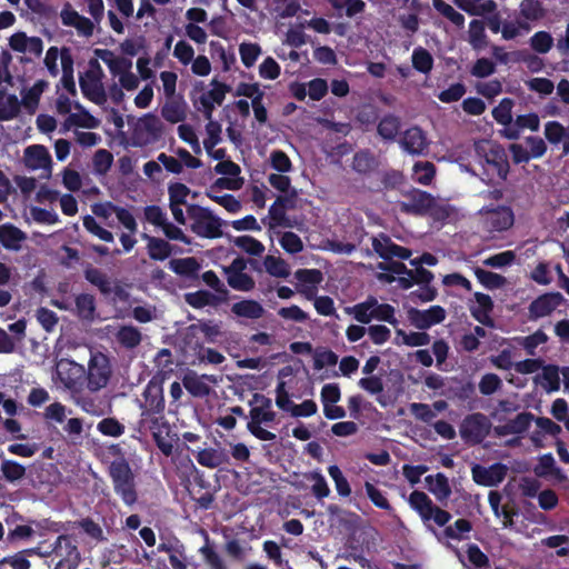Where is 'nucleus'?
I'll use <instances>...</instances> for the list:
<instances>
[{
    "instance_id": "f257e3e1",
    "label": "nucleus",
    "mask_w": 569,
    "mask_h": 569,
    "mask_svg": "<svg viewBox=\"0 0 569 569\" xmlns=\"http://www.w3.org/2000/svg\"><path fill=\"white\" fill-rule=\"evenodd\" d=\"M408 501L410 507L419 515L428 529L435 532L430 526L432 521L438 527H446L442 531V535L447 539L461 541L469 538L468 533L472 530L471 521L465 518H460L457 519L452 525H448L452 518V515L449 511L436 506L426 492L413 490L410 493Z\"/></svg>"
},
{
    "instance_id": "5701e85b",
    "label": "nucleus",
    "mask_w": 569,
    "mask_h": 569,
    "mask_svg": "<svg viewBox=\"0 0 569 569\" xmlns=\"http://www.w3.org/2000/svg\"><path fill=\"white\" fill-rule=\"evenodd\" d=\"M485 163L490 166L498 174L500 179H506L509 173V162L506 151L500 147L496 146L490 148L483 154Z\"/></svg>"
},
{
    "instance_id": "864d4df0",
    "label": "nucleus",
    "mask_w": 569,
    "mask_h": 569,
    "mask_svg": "<svg viewBox=\"0 0 569 569\" xmlns=\"http://www.w3.org/2000/svg\"><path fill=\"white\" fill-rule=\"evenodd\" d=\"M328 472L335 482L338 495L341 497H349L351 495V488L340 468L337 465H332L328 468Z\"/></svg>"
},
{
    "instance_id": "c03bdc74",
    "label": "nucleus",
    "mask_w": 569,
    "mask_h": 569,
    "mask_svg": "<svg viewBox=\"0 0 569 569\" xmlns=\"http://www.w3.org/2000/svg\"><path fill=\"white\" fill-rule=\"evenodd\" d=\"M266 271L277 278H288L290 274L288 263L280 257L267 256L263 261Z\"/></svg>"
},
{
    "instance_id": "9b49d317",
    "label": "nucleus",
    "mask_w": 569,
    "mask_h": 569,
    "mask_svg": "<svg viewBox=\"0 0 569 569\" xmlns=\"http://www.w3.org/2000/svg\"><path fill=\"white\" fill-rule=\"evenodd\" d=\"M40 97L32 88L22 93L21 101H19L16 94H8L4 104L0 107V121H10L17 118L21 111V103L29 112H34Z\"/></svg>"
},
{
    "instance_id": "c756f323",
    "label": "nucleus",
    "mask_w": 569,
    "mask_h": 569,
    "mask_svg": "<svg viewBox=\"0 0 569 569\" xmlns=\"http://www.w3.org/2000/svg\"><path fill=\"white\" fill-rule=\"evenodd\" d=\"M401 129V120L393 113L385 114L377 124L378 134L386 141H393Z\"/></svg>"
},
{
    "instance_id": "39448f33",
    "label": "nucleus",
    "mask_w": 569,
    "mask_h": 569,
    "mask_svg": "<svg viewBox=\"0 0 569 569\" xmlns=\"http://www.w3.org/2000/svg\"><path fill=\"white\" fill-rule=\"evenodd\" d=\"M407 201L399 202V208L402 213L413 216H433L438 217L440 211H445L443 208L438 207L435 197L423 190L410 188L408 190H401Z\"/></svg>"
},
{
    "instance_id": "13d9d810",
    "label": "nucleus",
    "mask_w": 569,
    "mask_h": 569,
    "mask_svg": "<svg viewBox=\"0 0 569 569\" xmlns=\"http://www.w3.org/2000/svg\"><path fill=\"white\" fill-rule=\"evenodd\" d=\"M542 545L548 548H558L556 555L558 557L569 556V536L555 535L542 540Z\"/></svg>"
},
{
    "instance_id": "bb28decb",
    "label": "nucleus",
    "mask_w": 569,
    "mask_h": 569,
    "mask_svg": "<svg viewBox=\"0 0 569 569\" xmlns=\"http://www.w3.org/2000/svg\"><path fill=\"white\" fill-rule=\"evenodd\" d=\"M296 279L306 284H311V288H297L299 292L303 293L307 299L311 300L317 291V286L323 280L322 272L318 269H298L295 272Z\"/></svg>"
},
{
    "instance_id": "603ef678",
    "label": "nucleus",
    "mask_w": 569,
    "mask_h": 569,
    "mask_svg": "<svg viewBox=\"0 0 569 569\" xmlns=\"http://www.w3.org/2000/svg\"><path fill=\"white\" fill-rule=\"evenodd\" d=\"M239 53L244 67L251 68L261 54V47L253 42H242L239 46Z\"/></svg>"
},
{
    "instance_id": "8fccbe9b",
    "label": "nucleus",
    "mask_w": 569,
    "mask_h": 569,
    "mask_svg": "<svg viewBox=\"0 0 569 569\" xmlns=\"http://www.w3.org/2000/svg\"><path fill=\"white\" fill-rule=\"evenodd\" d=\"M469 42L473 49H481L487 44L485 24L480 20H472L469 24Z\"/></svg>"
},
{
    "instance_id": "680f3d73",
    "label": "nucleus",
    "mask_w": 569,
    "mask_h": 569,
    "mask_svg": "<svg viewBox=\"0 0 569 569\" xmlns=\"http://www.w3.org/2000/svg\"><path fill=\"white\" fill-rule=\"evenodd\" d=\"M516 260V253L512 250H506L486 258L482 263L491 268H503L510 266Z\"/></svg>"
},
{
    "instance_id": "4d7b16f0",
    "label": "nucleus",
    "mask_w": 569,
    "mask_h": 569,
    "mask_svg": "<svg viewBox=\"0 0 569 569\" xmlns=\"http://www.w3.org/2000/svg\"><path fill=\"white\" fill-rule=\"evenodd\" d=\"M338 363V356L330 349L318 348L313 356V368L321 370L326 366H336Z\"/></svg>"
},
{
    "instance_id": "09e8293b",
    "label": "nucleus",
    "mask_w": 569,
    "mask_h": 569,
    "mask_svg": "<svg viewBox=\"0 0 569 569\" xmlns=\"http://www.w3.org/2000/svg\"><path fill=\"white\" fill-rule=\"evenodd\" d=\"M92 163L94 172L103 176L110 170L113 163V154L107 149H99L93 154Z\"/></svg>"
},
{
    "instance_id": "de8ad7c7",
    "label": "nucleus",
    "mask_w": 569,
    "mask_h": 569,
    "mask_svg": "<svg viewBox=\"0 0 569 569\" xmlns=\"http://www.w3.org/2000/svg\"><path fill=\"white\" fill-rule=\"evenodd\" d=\"M531 49L540 54L549 52L553 46V38L547 31H537L529 40Z\"/></svg>"
},
{
    "instance_id": "c85d7f7f",
    "label": "nucleus",
    "mask_w": 569,
    "mask_h": 569,
    "mask_svg": "<svg viewBox=\"0 0 569 569\" xmlns=\"http://www.w3.org/2000/svg\"><path fill=\"white\" fill-rule=\"evenodd\" d=\"M186 302L194 309H201L207 306H218L220 302L226 301L227 297L214 295L207 290H198L186 295Z\"/></svg>"
},
{
    "instance_id": "2f4dec72",
    "label": "nucleus",
    "mask_w": 569,
    "mask_h": 569,
    "mask_svg": "<svg viewBox=\"0 0 569 569\" xmlns=\"http://www.w3.org/2000/svg\"><path fill=\"white\" fill-rule=\"evenodd\" d=\"M231 312L237 317L247 319H259L263 316L264 309L256 300L244 299L231 306Z\"/></svg>"
},
{
    "instance_id": "2eb2a0df",
    "label": "nucleus",
    "mask_w": 569,
    "mask_h": 569,
    "mask_svg": "<svg viewBox=\"0 0 569 569\" xmlns=\"http://www.w3.org/2000/svg\"><path fill=\"white\" fill-rule=\"evenodd\" d=\"M83 276L89 283L98 288L102 296L107 297L111 292H114L120 299H124L128 296L126 290L119 284L113 287L109 277L98 268L89 266L84 269Z\"/></svg>"
},
{
    "instance_id": "49530a36",
    "label": "nucleus",
    "mask_w": 569,
    "mask_h": 569,
    "mask_svg": "<svg viewBox=\"0 0 569 569\" xmlns=\"http://www.w3.org/2000/svg\"><path fill=\"white\" fill-rule=\"evenodd\" d=\"M97 430L107 437H120L124 433L126 427L118 419L108 417L100 420Z\"/></svg>"
},
{
    "instance_id": "69168bd1",
    "label": "nucleus",
    "mask_w": 569,
    "mask_h": 569,
    "mask_svg": "<svg viewBox=\"0 0 569 569\" xmlns=\"http://www.w3.org/2000/svg\"><path fill=\"white\" fill-rule=\"evenodd\" d=\"M161 116L170 123H178L186 119V111L180 103L168 102L162 107Z\"/></svg>"
},
{
    "instance_id": "f03ea898",
    "label": "nucleus",
    "mask_w": 569,
    "mask_h": 569,
    "mask_svg": "<svg viewBox=\"0 0 569 569\" xmlns=\"http://www.w3.org/2000/svg\"><path fill=\"white\" fill-rule=\"evenodd\" d=\"M113 490L126 506L138 501L136 477L128 460H112L108 467Z\"/></svg>"
},
{
    "instance_id": "cd10ccee",
    "label": "nucleus",
    "mask_w": 569,
    "mask_h": 569,
    "mask_svg": "<svg viewBox=\"0 0 569 569\" xmlns=\"http://www.w3.org/2000/svg\"><path fill=\"white\" fill-rule=\"evenodd\" d=\"M140 131L148 133V138L143 140V143H148L161 138L163 126L157 116L153 113H147L139 120L134 134L138 136Z\"/></svg>"
},
{
    "instance_id": "c9c22d12",
    "label": "nucleus",
    "mask_w": 569,
    "mask_h": 569,
    "mask_svg": "<svg viewBox=\"0 0 569 569\" xmlns=\"http://www.w3.org/2000/svg\"><path fill=\"white\" fill-rule=\"evenodd\" d=\"M519 16L522 21L528 23L541 20L546 16V9L543 8L541 0H521L519 4Z\"/></svg>"
},
{
    "instance_id": "ddd939ff",
    "label": "nucleus",
    "mask_w": 569,
    "mask_h": 569,
    "mask_svg": "<svg viewBox=\"0 0 569 569\" xmlns=\"http://www.w3.org/2000/svg\"><path fill=\"white\" fill-rule=\"evenodd\" d=\"M508 468L501 462L489 467L475 463L471 468L472 480L483 487H497L507 477Z\"/></svg>"
},
{
    "instance_id": "338daca9",
    "label": "nucleus",
    "mask_w": 569,
    "mask_h": 569,
    "mask_svg": "<svg viewBox=\"0 0 569 569\" xmlns=\"http://www.w3.org/2000/svg\"><path fill=\"white\" fill-rule=\"evenodd\" d=\"M36 318L47 332H52L59 321L57 313L46 307H40L37 310Z\"/></svg>"
},
{
    "instance_id": "79ce46f5",
    "label": "nucleus",
    "mask_w": 569,
    "mask_h": 569,
    "mask_svg": "<svg viewBox=\"0 0 569 569\" xmlns=\"http://www.w3.org/2000/svg\"><path fill=\"white\" fill-rule=\"evenodd\" d=\"M376 167V159L369 150H361L352 158V169L361 174L369 173Z\"/></svg>"
},
{
    "instance_id": "473e14b6",
    "label": "nucleus",
    "mask_w": 569,
    "mask_h": 569,
    "mask_svg": "<svg viewBox=\"0 0 569 569\" xmlns=\"http://www.w3.org/2000/svg\"><path fill=\"white\" fill-rule=\"evenodd\" d=\"M143 238L148 241V254L152 260L163 261L171 256L172 247L168 241L147 233L143 234Z\"/></svg>"
},
{
    "instance_id": "b1692460",
    "label": "nucleus",
    "mask_w": 569,
    "mask_h": 569,
    "mask_svg": "<svg viewBox=\"0 0 569 569\" xmlns=\"http://www.w3.org/2000/svg\"><path fill=\"white\" fill-rule=\"evenodd\" d=\"M26 239L27 234L14 224L7 222L0 226V242L4 249L19 251Z\"/></svg>"
},
{
    "instance_id": "4c0bfd02",
    "label": "nucleus",
    "mask_w": 569,
    "mask_h": 569,
    "mask_svg": "<svg viewBox=\"0 0 569 569\" xmlns=\"http://www.w3.org/2000/svg\"><path fill=\"white\" fill-rule=\"evenodd\" d=\"M358 386L362 390L367 391L370 395H378V397H377L378 403L382 407L387 406L385 397L380 396V393L385 389V385H383V380H382L381 376L371 375V376L363 377L358 381Z\"/></svg>"
},
{
    "instance_id": "052dcab7",
    "label": "nucleus",
    "mask_w": 569,
    "mask_h": 569,
    "mask_svg": "<svg viewBox=\"0 0 569 569\" xmlns=\"http://www.w3.org/2000/svg\"><path fill=\"white\" fill-rule=\"evenodd\" d=\"M207 138L203 140V148L210 151L221 142V126L219 122L208 120L206 124Z\"/></svg>"
},
{
    "instance_id": "5fc2aeb1",
    "label": "nucleus",
    "mask_w": 569,
    "mask_h": 569,
    "mask_svg": "<svg viewBox=\"0 0 569 569\" xmlns=\"http://www.w3.org/2000/svg\"><path fill=\"white\" fill-rule=\"evenodd\" d=\"M227 281L232 289L244 292L251 291L256 286L253 278L246 272L229 274Z\"/></svg>"
},
{
    "instance_id": "6e6d98bb",
    "label": "nucleus",
    "mask_w": 569,
    "mask_h": 569,
    "mask_svg": "<svg viewBox=\"0 0 569 569\" xmlns=\"http://www.w3.org/2000/svg\"><path fill=\"white\" fill-rule=\"evenodd\" d=\"M206 196L222 206L230 213H237L241 209V202L233 194L218 196L214 192L206 191Z\"/></svg>"
},
{
    "instance_id": "a18cd8bd",
    "label": "nucleus",
    "mask_w": 569,
    "mask_h": 569,
    "mask_svg": "<svg viewBox=\"0 0 569 569\" xmlns=\"http://www.w3.org/2000/svg\"><path fill=\"white\" fill-rule=\"evenodd\" d=\"M467 559L470 565L477 569H488L490 566L489 557L476 543H468L466 548Z\"/></svg>"
},
{
    "instance_id": "423d86ee",
    "label": "nucleus",
    "mask_w": 569,
    "mask_h": 569,
    "mask_svg": "<svg viewBox=\"0 0 569 569\" xmlns=\"http://www.w3.org/2000/svg\"><path fill=\"white\" fill-rule=\"evenodd\" d=\"M103 70L97 59L89 60V69L79 77L81 92L86 99L96 103L107 102V93L102 83Z\"/></svg>"
},
{
    "instance_id": "e433bc0d",
    "label": "nucleus",
    "mask_w": 569,
    "mask_h": 569,
    "mask_svg": "<svg viewBox=\"0 0 569 569\" xmlns=\"http://www.w3.org/2000/svg\"><path fill=\"white\" fill-rule=\"evenodd\" d=\"M473 273L479 283L488 290L502 288L507 283V279L503 276L485 270L480 267H476Z\"/></svg>"
},
{
    "instance_id": "ea45409f",
    "label": "nucleus",
    "mask_w": 569,
    "mask_h": 569,
    "mask_svg": "<svg viewBox=\"0 0 569 569\" xmlns=\"http://www.w3.org/2000/svg\"><path fill=\"white\" fill-rule=\"evenodd\" d=\"M232 242L236 247L250 256L259 257L264 251V246L262 242L251 236L234 237Z\"/></svg>"
},
{
    "instance_id": "e2e57ef3",
    "label": "nucleus",
    "mask_w": 569,
    "mask_h": 569,
    "mask_svg": "<svg viewBox=\"0 0 569 569\" xmlns=\"http://www.w3.org/2000/svg\"><path fill=\"white\" fill-rule=\"evenodd\" d=\"M306 478L308 480L315 481V483L311 487V491L317 499H323L329 496V493H330L329 486H328L325 477L320 472L312 471L310 473H307Z\"/></svg>"
},
{
    "instance_id": "f704fd0d",
    "label": "nucleus",
    "mask_w": 569,
    "mask_h": 569,
    "mask_svg": "<svg viewBox=\"0 0 569 569\" xmlns=\"http://www.w3.org/2000/svg\"><path fill=\"white\" fill-rule=\"evenodd\" d=\"M116 340L126 349H134L141 343L142 335L137 327L126 325L121 326L116 332Z\"/></svg>"
},
{
    "instance_id": "0e129e2a",
    "label": "nucleus",
    "mask_w": 569,
    "mask_h": 569,
    "mask_svg": "<svg viewBox=\"0 0 569 569\" xmlns=\"http://www.w3.org/2000/svg\"><path fill=\"white\" fill-rule=\"evenodd\" d=\"M190 189L181 182H172L168 187L169 204H186Z\"/></svg>"
},
{
    "instance_id": "37998d69",
    "label": "nucleus",
    "mask_w": 569,
    "mask_h": 569,
    "mask_svg": "<svg viewBox=\"0 0 569 569\" xmlns=\"http://www.w3.org/2000/svg\"><path fill=\"white\" fill-rule=\"evenodd\" d=\"M433 8L458 28L465 24V16L455 10L445 0H432Z\"/></svg>"
},
{
    "instance_id": "4468645a",
    "label": "nucleus",
    "mask_w": 569,
    "mask_h": 569,
    "mask_svg": "<svg viewBox=\"0 0 569 569\" xmlns=\"http://www.w3.org/2000/svg\"><path fill=\"white\" fill-rule=\"evenodd\" d=\"M446 310L441 306H431L427 310L411 308L408 310V319L411 325L420 330H426L446 319Z\"/></svg>"
},
{
    "instance_id": "a878e982",
    "label": "nucleus",
    "mask_w": 569,
    "mask_h": 569,
    "mask_svg": "<svg viewBox=\"0 0 569 569\" xmlns=\"http://www.w3.org/2000/svg\"><path fill=\"white\" fill-rule=\"evenodd\" d=\"M427 489L439 502H446L451 496V487L448 478L442 473L429 475L425 478Z\"/></svg>"
},
{
    "instance_id": "f8f14e48",
    "label": "nucleus",
    "mask_w": 569,
    "mask_h": 569,
    "mask_svg": "<svg viewBox=\"0 0 569 569\" xmlns=\"http://www.w3.org/2000/svg\"><path fill=\"white\" fill-rule=\"evenodd\" d=\"M111 377V366L109 359L98 353L89 360L87 372V388L90 391H99L104 388Z\"/></svg>"
},
{
    "instance_id": "4be33fe9",
    "label": "nucleus",
    "mask_w": 569,
    "mask_h": 569,
    "mask_svg": "<svg viewBox=\"0 0 569 569\" xmlns=\"http://www.w3.org/2000/svg\"><path fill=\"white\" fill-rule=\"evenodd\" d=\"M24 161L29 169H48L51 167V156L42 144H32L24 150Z\"/></svg>"
},
{
    "instance_id": "72a5a7b5",
    "label": "nucleus",
    "mask_w": 569,
    "mask_h": 569,
    "mask_svg": "<svg viewBox=\"0 0 569 569\" xmlns=\"http://www.w3.org/2000/svg\"><path fill=\"white\" fill-rule=\"evenodd\" d=\"M542 373L535 378L547 392H555L560 389L559 368L555 365L542 366Z\"/></svg>"
},
{
    "instance_id": "9d476101",
    "label": "nucleus",
    "mask_w": 569,
    "mask_h": 569,
    "mask_svg": "<svg viewBox=\"0 0 569 569\" xmlns=\"http://www.w3.org/2000/svg\"><path fill=\"white\" fill-rule=\"evenodd\" d=\"M480 214L485 217V227L490 232L507 231L515 223V213L508 206H485L481 208Z\"/></svg>"
},
{
    "instance_id": "774afa93",
    "label": "nucleus",
    "mask_w": 569,
    "mask_h": 569,
    "mask_svg": "<svg viewBox=\"0 0 569 569\" xmlns=\"http://www.w3.org/2000/svg\"><path fill=\"white\" fill-rule=\"evenodd\" d=\"M2 566H9L11 569H30L31 562L23 550H20L11 556L0 559Z\"/></svg>"
},
{
    "instance_id": "412c9836",
    "label": "nucleus",
    "mask_w": 569,
    "mask_h": 569,
    "mask_svg": "<svg viewBox=\"0 0 569 569\" xmlns=\"http://www.w3.org/2000/svg\"><path fill=\"white\" fill-rule=\"evenodd\" d=\"M0 481L4 479L10 483L20 481L26 476V467L16 460L7 459L4 452L0 449ZM4 487L0 483V498L3 497Z\"/></svg>"
},
{
    "instance_id": "58836bf2",
    "label": "nucleus",
    "mask_w": 569,
    "mask_h": 569,
    "mask_svg": "<svg viewBox=\"0 0 569 569\" xmlns=\"http://www.w3.org/2000/svg\"><path fill=\"white\" fill-rule=\"evenodd\" d=\"M412 67L421 73L428 74L433 68V58L431 53L422 48L418 47L413 49L411 56Z\"/></svg>"
},
{
    "instance_id": "a211bd4d",
    "label": "nucleus",
    "mask_w": 569,
    "mask_h": 569,
    "mask_svg": "<svg viewBox=\"0 0 569 569\" xmlns=\"http://www.w3.org/2000/svg\"><path fill=\"white\" fill-rule=\"evenodd\" d=\"M207 381L216 383L217 379L214 376L202 375L198 376L197 372L190 370L183 378L182 383L186 390L193 397L203 398L210 393V387Z\"/></svg>"
},
{
    "instance_id": "0eeeda50",
    "label": "nucleus",
    "mask_w": 569,
    "mask_h": 569,
    "mask_svg": "<svg viewBox=\"0 0 569 569\" xmlns=\"http://www.w3.org/2000/svg\"><path fill=\"white\" fill-rule=\"evenodd\" d=\"M220 325L213 320H198L187 327L183 342L192 350H202V345L216 343L221 336Z\"/></svg>"
},
{
    "instance_id": "dca6fc26",
    "label": "nucleus",
    "mask_w": 569,
    "mask_h": 569,
    "mask_svg": "<svg viewBox=\"0 0 569 569\" xmlns=\"http://www.w3.org/2000/svg\"><path fill=\"white\" fill-rule=\"evenodd\" d=\"M565 301L560 292H547L536 298L529 305L530 319L547 317Z\"/></svg>"
},
{
    "instance_id": "20e7f679",
    "label": "nucleus",
    "mask_w": 569,
    "mask_h": 569,
    "mask_svg": "<svg viewBox=\"0 0 569 569\" xmlns=\"http://www.w3.org/2000/svg\"><path fill=\"white\" fill-rule=\"evenodd\" d=\"M350 312L353 318L363 325H368L372 319L378 321H385L389 325L397 327L399 321L396 318L395 308L389 303H379L378 300L369 296L365 301L355 305Z\"/></svg>"
},
{
    "instance_id": "bf43d9fd",
    "label": "nucleus",
    "mask_w": 569,
    "mask_h": 569,
    "mask_svg": "<svg viewBox=\"0 0 569 569\" xmlns=\"http://www.w3.org/2000/svg\"><path fill=\"white\" fill-rule=\"evenodd\" d=\"M479 391L483 396H491L502 387L500 377L496 373H486L479 381Z\"/></svg>"
},
{
    "instance_id": "6e6552de",
    "label": "nucleus",
    "mask_w": 569,
    "mask_h": 569,
    "mask_svg": "<svg viewBox=\"0 0 569 569\" xmlns=\"http://www.w3.org/2000/svg\"><path fill=\"white\" fill-rule=\"evenodd\" d=\"M49 553L59 559L53 569H78L81 562V553L70 535L58 536Z\"/></svg>"
},
{
    "instance_id": "1a4fd4ad",
    "label": "nucleus",
    "mask_w": 569,
    "mask_h": 569,
    "mask_svg": "<svg viewBox=\"0 0 569 569\" xmlns=\"http://www.w3.org/2000/svg\"><path fill=\"white\" fill-rule=\"evenodd\" d=\"M490 429L491 422L489 418L481 412H475L463 418L459 427V433L466 443L475 446L486 439Z\"/></svg>"
},
{
    "instance_id": "aec40b11",
    "label": "nucleus",
    "mask_w": 569,
    "mask_h": 569,
    "mask_svg": "<svg viewBox=\"0 0 569 569\" xmlns=\"http://www.w3.org/2000/svg\"><path fill=\"white\" fill-rule=\"evenodd\" d=\"M532 420H535V416L531 412H521L507 423L496 426L495 433L499 437L523 433L529 429Z\"/></svg>"
},
{
    "instance_id": "f3484780",
    "label": "nucleus",
    "mask_w": 569,
    "mask_h": 569,
    "mask_svg": "<svg viewBox=\"0 0 569 569\" xmlns=\"http://www.w3.org/2000/svg\"><path fill=\"white\" fill-rule=\"evenodd\" d=\"M401 148L410 154H423L428 150L425 132L417 126L407 129L400 139Z\"/></svg>"
},
{
    "instance_id": "a19ab883",
    "label": "nucleus",
    "mask_w": 569,
    "mask_h": 569,
    "mask_svg": "<svg viewBox=\"0 0 569 569\" xmlns=\"http://www.w3.org/2000/svg\"><path fill=\"white\" fill-rule=\"evenodd\" d=\"M515 106V101L511 98H503L498 106L492 109L493 119L502 126L511 124L512 119V108Z\"/></svg>"
},
{
    "instance_id": "6ab92c4d",
    "label": "nucleus",
    "mask_w": 569,
    "mask_h": 569,
    "mask_svg": "<svg viewBox=\"0 0 569 569\" xmlns=\"http://www.w3.org/2000/svg\"><path fill=\"white\" fill-rule=\"evenodd\" d=\"M476 306L470 307V313L479 323L493 327L495 322L490 313L493 310V301L489 295L482 292L475 293Z\"/></svg>"
},
{
    "instance_id": "7c9ffc66",
    "label": "nucleus",
    "mask_w": 569,
    "mask_h": 569,
    "mask_svg": "<svg viewBox=\"0 0 569 569\" xmlns=\"http://www.w3.org/2000/svg\"><path fill=\"white\" fill-rule=\"evenodd\" d=\"M170 269L178 276L196 279L201 268L199 261L194 257L173 259L169 263Z\"/></svg>"
},
{
    "instance_id": "3c124183",
    "label": "nucleus",
    "mask_w": 569,
    "mask_h": 569,
    "mask_svg": "<svg viewBox=\"0 0 569 569\" xmlns=\"http://www.w3.org/2000/svg\"><path fill=\"white\" fill-rule=\"evenodd\" d=\"M365 490L366 495L369 498V500L379 509L391 511L392 507L389 503L387 497L385 493L377 488L373 483L366 481L365 482Z\"/></svg>"
},
{
    "instance_id": "7ed1b4c3",
    "label": "nucleus",
    "mask_w": 569,
    "mask_h": 569,
    "mask_svg": "<svg viewBox=\"0 0 569 569\" xmlns=\"http://www.w3.org/2000/svg\"><path fill=\"white\" fill-rule=\"evenodd\" d=\"M187 214L191 220L190 230L198 237L206 239L222 237L221 227L224 224V221L213 214L209 208L189 204L187 206Z\"/></svg>"
},
{
    "instance_id": "393cba45",
    "label": "nucleus",
    "mask_w": 569,
    "mask_h": 569,
    "mask_svg": "<svg viewBox=\"0 0 569 569\" xmlns=\"http://www.w3.org/2000/svg\"><path fill=\"white\" fill-rule=\"evenodd\" d=\"M74 313L80 320L92 322L97 316L96 297L87 292L76 296Z\"/></svg>"
}]
</instances>
